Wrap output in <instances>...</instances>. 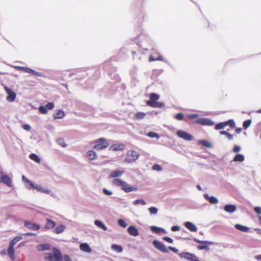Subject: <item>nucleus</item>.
<instances>
[{
    "instance_id": "nucleus-1",
    "label": "nucleus",
    "mask_w": 261,
    "mask_h": 261,
    "mask_svg": "<svg viewBox=\"0 0 261 261\" xmlns=\"http://www.w3.org/2000/svg\"><path fill=\"white\" fill-rule=\"evenodd\" d=\"M160 97V95L156 93H150L148 95L149 99L146 102L147 105L151 107L156 108H162L164 107V103L158 101Z\"/></svg>"
},
{
    "instance_id": "nucleus-2",
    "label": "nucleus",
    "mask_w": 261,
    "mask_h": 261,
    "mask_svg": "<svg viewBox=\"0 0 261 261\" xmlns=\"http://www.w3.org/2000/svg\"><path fill=\"white\" fill-rule=\"evenodd\" d=\"M22 239L21 236H17L12 239L9 243L8 248V253L12 260L14 259V247L16 243L21 240Z\"/></svg>"
},
{
    "instance_id": "nucleus-3",
    "label": "nucleus",
    "mask_w": 261,
    "mask_h": 261,
    "mask_svg": "<svg viewBox=\"0 0 261 261\" xmlns=\"http://www.w3.org/2000/svg\"><path fill=\"white\" fill-rule=\"evenodd\" d=\"M140 154L137 151L130 150L127 152L125 162L127 163L135 162L139 158Z\"/></svg>"
},
{
    "instance_id": "nucleus-4",
    "label": "nucleus",
    "mask_w": 261,
    "mask_h": 261,
    "mask_svg": "<svg viewBox=\"0 0 261 261\" xmlns=\"http://www.w3.org/2000/svg\"><path fill=\"white\" fill-rule=\"evenodd\" d=\"M96 144L94 146L93 148L96 150L103 149L109 146V143L105 138H100L95 141Z\"/></svg>"
},
{
    "instance_id": "nucleus-5",
    "label": "nucleus",
    "mask_w": 261,
    "mask_h": 261,
    "mask_svg": "<svg viewBox=\"0 0 261 261\" xmlns=\"http://www.w3.org/2000/svg\"><path fill=\"white\" fill-rule=\"evenodd\" d=\"M194 241L196 243L201 244L200 245L197 246V248L198 250H209L210 248L208 246L213 244V242L207 241H200L196 238H194Z\"/></svg>"
},
{
    "instance_id": "nucleus-6",
    "label": "nucleus",
    "mask_w": 261,
    "mask_h": 261,
    "mask_svg": "<svg viewBox=\"0 0 261 261\" xmlns=\"http://www.w3.org/2000/svg\"><path fill=\"white\" fill-rule=\"evenodd\" d=\"M227 125L229 126V127L231 128H233L235 127V123L232 119H230L228 121L221 122L216 124L215 126V128L217 130L221 129L224 128Z\"/></svg>"
},
{
    "instance_id": "nucleus-7",
    "label": "nucleus",
    "mask_w": 261,
    "mask_h": 261,
    "mask_svg": "<svg viewBox=\"0 0 261 261\" xmlns=\"http://www.w3.org/2000/svg\"><path fill=\"white\" fill-rule=\"evenodd\" d=\"M16 68L19 71L29 73L35 76H41L42 75V74L41 72H37L33 69L27 67L17 66Z\"/></svg>"
},
{
    "instance_id": "nucleus-8",
    "label": "nucleus",
    "mask_w": 261,
    "mask_h": 261,
    "mask_svg": "<svg viewBox=\"0 0 261 261\" xmlns=\"http://www.w3.org/2000/svg\"><path fill=\"white\" fill-rule=\"evenodd\" d=\"M176 135L179 138L187 141H191L193 138L191 135L182 130H178L176 132Z\"/></svg>"
},
{
    "instance_id": "nucleus-9",
    "label": "nucleus",
    "mask_w": 261,
    "mask_h": 261,
    "mask_svg": "<svg viewBox=\"0 0 261 261\" xmlns=\"http://www.w3.org/2000/svg\"><path fill=\"white\" fill-rule=\"evenodd\" d=\"M4 89L8 95L7 100L9 102L13 101L16 98V93L7 86H5Z\"/></svg>"
},
{
    "instance_id": "nucleus-10",
    "label": "nucleus",
    "mask_w": 261,
    "mask_h": 261,
    "mask_svg": "<svg viewBox=\"0 0 261 261\" xmlns=\"http://www.w3.org/2000/svg\"><path fill=\"white\" fill-rule=\"evenodd\" d=\"M1 182L4 183L9 187H12L13 186L11 178L8 175L4 174L3 171H2L1 175Z\"/></svg>"
},
{
    "instance_id": "nucleus-11",
    "label": "nucleus",
    "mask_w": 261,
    "mask_h": 261,
    "mask_svg": "<svg viewBox=\"0 0 261 261\" xmlns=\"http://www.w3.org/2000/svg\"><path fill=\"white\" fill-rule=\"evenodd\" d=\"M153 245L156 249L159 250L162 252L167 253L168 252V250L167 249L166 246H165L163 243L156 241L154 240L153 242Z\"/></svg>"
},
{
    "instance_id": "nucleus-12",
    "label": "nucleus",
    "mask_w": 261,
    "mask_h": 261,
    "mask_svg": "<svg viewBox=\"0 0 261 261\" xmlns=\"http://www.w3.org/2000/svg\"><path fill=\"white\" fill-rule=\"evenodd\" d=\"M195 122L203 125H213L214 122L208 118H199L195 121Z\"/></svg>"
},
{
    "instance_id": "nucleus-13",
    "label": "nucleus",
    "mask_w": 261,
    "mask_h": 261,
    "mask_svg": "<svg viewBox=\"0 0 261 261\" xmlns=\"http://www.w3.org/2000/svg\"><path fill=\"white\" fill-rule=\"evenodd\" d=\"M24 224L28 229L33 230H38L40 227L39 224L29 221H24Z\"/></svg>"
},
{
    "instance_id": "nucleus-14",
    "label": "nucleus",
    "mask_w": 261,
    "mask_h": 261,
    "mask_svg": "<svg viewBox=\"0 0 261 261\" xmlns=\"http://www.w3.org/2000/svg\"><path fill=\"white\" fill-rule=\"evenodd\" d=\"M121 189L125 192L128 193L132 191H136L137 188L136 187L129 186L126 182L124 181Z\"/></svg>"
},
{
    "instance_id": "nucleus-15",
    "label": "nucleus",
    "mask_w": 261,
    "mask_h": 261,
    "mask_svg": "<svg viewBox=\"0 0 261 261\" xmlns=\"http://www.w3.org/2000/svg\"><path fill=\"white\" fill-rule=\"evenodd\" d=\"M123 144H114L110 146L109 149L113 151H122L124 149Z\"/></svg>"
},
{
    "instance_id": "nucleus-16",
    "label": "nucleus",
    "mask_w": 261,
    "mask_h": 261,
    "mask_svg": "<svg viewBox=\"0 0 261 261\" xmlns=\"http://www.w3.org/2000/svg\"><path fill=\"white\" fill-rule=\"evenodd\" d=\"M128 233L133 236H138L139 234L138 230L134 226H130L127 228Z\"/></svg>"
},
{
    "instance_id": "nucleus-17",
    "label": "nucleus",
    "mask_w": 261,
    "mask_h": 261,
    "mask_svg": "<svg viewBox=\"0 0 261 261\" xmlns=\"http://www.w3.org/2000/svg\"><path fill=\"white\" fill-rule=\"evenodd\" d=\"M179 256L186 259L192 261L195 257V255L188 252H183L179 254Z\"/></svg>"
},
{
    "instance_id": "nucleus-18",
    "label": "nucleus",
    "mask_w": 261,
    "mask_h": 261,
    "mask_svg": "<svg viewBox=\"0 0 261 261\" xmlns=\"http://www.w3.org/2000/svg\"><path fill=\"white\" fill-rule=\"evenodd\" d=\"M53 255L54 256V258L57 261L62 260V254L61 252L56 248H54L53 249Z\"/></svg>"
},
{
    "instance_id": "nucleus-19",
    "label": "nucleus",
    "mask_w": 261,
    "mask_h": 261,
    "mask_svg": "<svg viewBox=\"0 0 261 261\" xmlns=\"http://www.w3.org/2000/svg\"><path fill=\"white\" fill-rule=\"evenodd\" d=\"M80 249L85 252L90 253L92 252V249L87 243H82L80 245Z\"/></svg>"
},
{
    "instance_id": "nucleus-20",
    "label": "nucleus",
    "mask_w": 261,
    "mask_h": 261,
    "mask_svg": "<svg viewBox=\"0 0 261 261\" xmlns=\"http://www.w3.org/2000/svg\"><path fill=\"white\" fill-rule=\"evenodd\" d=\"M124 173V171L123 170H116L111 172L109 175V178H115L121 176L123 173Z\"/></svg>"
},
{
    "instance_id": "nucleus-21",
    "label": "nucleus",
    "mask_w": 261,
    "mask_h": 261,
    "mask_svg": "<svg viewBox=\"0 0 261 261\" xmlns=\"http://www.w3.org/2000/svg\"><path fill=\"white\" fill-rule=\"evenodd\" d=\"M185 226L191 231L196 232L197 231V227L192 223L190 222H187L185 224Z\"/></svg>"
},
{
    "instance_id": "nucleus-22",
    "label": "nucleus",
    "mask_w": 261,
    "mask_h": 261,
    "mask_svg": "<svg viewBox=\"0 0 261 261\" xmlns=\"http://www.w3.org/2000/svg\"><path fill=\"white\" fill-rule=\"evenodd\" d=\"M237 207L236 205L233 204H227L224 207V210L225 211L228 212V213H233L236 211Z\"/></svg>"
},
{
    "instance_id": "nucleus-23",
    "label": "nucleus",
    "mask_w": 261,
    "mask_h": 261,
    "mask_svg": "<svg viewBox=\"0 0 261 261\" xmlns=\"http://www.w3.org/2000/svg\"><path fill=\"white\" fill-rule=\"evenodd\" d=\"M36 248L38 251H42L45 250H48L50 249L49 245L47 244H39L36 246Z\"/></svg>"
},
{
    "instance_id": "nucleus-24",
    "label": "nucleus",
    "mask_w": 261,
    "mask_h": 261,
    "mask_svg": "<svg viewBox=\"0 0 261 261\" xmlns=\"http://www.w3.org/2000/svg\"><path fill=\"white\" fill-rule=\"evenodd\" d=\"M56 226V223L51 220V219H47L46 220V223L45 225V228L47 229H51L55 228Z\"/></svg>"
},
{
    "instance_id": "nucleus-25",
    "label": "nucleus",
    "mask_w": 261,
    "mask_h": 261,
    "mask_svg": "<svg viewBox=\"0 0 261 261\" xmlns=\"http://www.w3.org/2000/svg\"><path fill=\"white\" fill-rule=\"evenodd\" d=\"M65 228V226L64 225L61 224L56 227L53 230V232L56 234H60L63 232Z\"/></svg>"
},
{
    "instance_id": "nucleus-26",
    "label": "nucleus",
    "mask_w": 261,
    "mask_h": 261,
    "mask_svg": "<svg viewBox=\"0 0 261 261\" xmlns=\"http://www.w3.org/2000/svg\"><path fill=\"white\" fill-rule=\"evenodd\" d=\"M204 197L212 204H217L218 202V200L214 196L210 197L207 195H205Z\"/></svg>"
},
{
    "instance_id": "nucleus-27",
    "label": "nucleus",
    "mask_w": 261,
    "mask_h": 261,
    "mask_svg": "<svg viewBox=\"0 0 261 261\" xmlns=\"http://www.w3.org/2000/svg\"><path fill=\"white\" fill-rule=\"evenodd\" d=\"M32 188L36 189L37 191H40L42 193H44L46 194H49L50 193V190L48 189H44L41 187L40 186H35L34 187H32Z\"/></svg>"
},
{
    "instance_id": "nucleus-28",
    "label": "nucleus",
    "mask_w": 261,
    "mask_h": 261,
    "mask_svg": "<svg viewBox=\"0 0 261 261\" xmlns=\"http://www.w3.org/2000/svg\"><path fill=\"white\" fill-rule=\"evenodd\" d=\"M87 157L90 160H94L96 159L97 155L93 150H89L87 152Z\"/></svg>"
},
{
    "instance_id": "nucleus-29",
    "label": "nucleus",
    "mask_w": 261,
    "mask_h": 261,
    "mask_svg": "<svg viewBox=\"0 0 261 261\" xmlns=\"http://www.w3.org/2000/svg\"><path fill=\"white\" fill-rule=\"evenodd\" d=\"M111 249L118 253H121L123 250L122 247L121 246L116 244L112 245Z\"/></svg>"
},
{
    "instance_id": "nucleus-30",
    "label": "nucleus",
    "mask_w": 261,
    "mask_h": 261,
    "mask_svg": "<svg viewBox=\"0 0 261 261\" xmlns=\"http://www.w3.org/2000/svg\"><path fill=\"white\" fill-rule=\"evenodd\" d=\"M124 181L121 179L115 178L112 180L113 185L122 187Z\"/></svg>"
},
{
    "instance_id": "nucleus-31",
    "label": "nucleus",
    "mask_w": 261,
    "mask_h": 261,
    "mask_svg": "<svg viewBox=\"0 0 261 261\" xmlns=\"http://www.w3.org/2000/svg\"><path fill=\"white\" fill-rule=\"evenodd\" d=\"M29 157L32 160L35 161L37 163H40L41 162L40 158L35 153L30 154Z\"/></svg>"
},
{
    "instance_id": "nucleus-32",
    "label": "nucleus",
    "mask_w": 261,
    "mask_h": 261,
    "mask_svg": "<svg viewBox=\"0 0 261 261\" xmlns=\"http://www.w3.org/2000/svg\"><path fill=\"white\" fill-rule=\"evenodd\" d=\"M94 224L98 227L102 229L103 230H107V227L100 221L99 220H95L94 221Z\"/></svg>"
},
{
    "instance_id": "nucleus-33",
    "label": "nucleus",
    "mask_w": 261,
    "mask_h": 261,
    "mask_svg": "<svg viewBox=\"0 0 261 261\" xmlns=\"http://www.w3.org/2000/svg\"><path fill=\"white\" fill-rule=\"evenodd\" d=\"M245 160L244 156L242 154H237L233 158L234 162H243Z\"/></svg>"
},
{
    "instance_id": "nucleus-34",
    "label": "nucleus",
    "mask_w": 261,
    "mask_h": 261,
    "mask_svg": "<svg viewBox=\"0 0 261 261\" xmlns=\"http://www.w3.org/2000/svg\"><path fill=\"white\" fill-rule=\"evenodd\" d=\"M235 227L239 230H241L242 231H243V232H247L249 230V228L246 227V226H243L242 225H240V224H236L235 225Z\"/></svg>"
},
{
    "instance_id": "nucleus-35",
    "label": "nucleus",
    "mask_w": 261,
    "mask_h": 261,
    "mask_svg": "<svg viewBox=\"0 0 261 261\" xmlns=\"http://www.w3.org/2000/svg\"><path fill=\"white\" fill-rule=\"evenodd\" d=\"M198 142L200 144H201L206 147L210 148L212 147L211 144L206 140H199Z\"/></svg>"
},
{
    "instance_id": "nucleus-36",
    "label": "nucleus",
    "mask_w": 261,
    "mask_h": 261,
    "mask_svg": "<svg viewBox=\"0 0 261 261\" xmlns=\"http://www.w3.org/2000/svg\"><path fill=\"white\" fill-rule=\"evenodd\" d=\"M163 61V57L161 56H158L156 58L153 57L152 55H150L149 58V61L152 62L154 61Z\"/></svg>"
},
{
    "instance_id": "nucleus-37",
    "label": "nucleus",
    "mask_w": 261,
    "mask_h": 261,
    "mask_svg": "<svg viewBox=\"0 0 261 261\" xmlns=\"http://www.w3.org/2000/svg\"><path fill=\"white\" fill-rule=\"evenodd\" d=\"M57 143L61 145L62 147H65L67 146L66 144L65 143L64 140L62 138H60L56 140Z\"/></svg>"
},
{
    "instance_id": "nucleus-38",
    "label": "nucleus",
    "mask_w": 261,
    "mask_h": 261,
    "mask_svg": "<svg viewBox=\"0 0 261 261\" xmlns=\"http://www.w3.org/2000/svg\"><path fill=\"white\" fill-rule=\"evenodd\" d=\"M44 258L46 261H53L55 260L54 256L51 253L47 254Z\"/></svg>"
},
{
    "instance_id": "nucleus-39",
    "label": "nucleus",
    "mask_w": 261,
    "mask_h": 261,
    "mask_svg": "<svg viewBox=\"0 0 261 261\" xmlns=\"http://www.w3.org/2000/svg\"><path fill=\"white\" fill-rule=\"evenodd\" d=\"M148 211L150 214H156L158 213V209L155 207H150L148 208Z\"/></svg>"
},
{
    "instance_id": "nucleus-40",
    "label": "nucleus",
    "mask_w": 261,
    "mask_h": 261,
    "mask_svg": "<svg viewBox=\"0 0 261 261\" xmlns=\"http://www.w3.org/2000/svg\"><path fill=\"white\" fill-rule=\"evenodd\" d=\"M118 224L123 228H125L127 226L126 223L123 219H119L118 221Z\"/></svg>"
},
{
    "instance_id": "nucleus-41",
    "label": "nucleus",
    "mask_w": 261,
    "mask_h": 261,
    "mask_svg": "<svg viewBox=\"0 0 261 261\" xmlns=\"http://www.w3.org/2000/svg\"><path fill=\"white\" fill-rule=\"evenodd\" d=\"M147 136L150 138H158L159 137V136L158 134L152 132H150L148 133Z\"/></svg>"
},
{
    "instance_id": "nucleus-42",
    "label": "nucleus",
    "mask_w": 261,
    "mask_h": 261,
    "mask_svg": "<svg viewBox=\"0 0 261 261\" xmlns=\"http://www.w3.org/2000/svg\"><path fill=\"white\" fill-rule=\"evenodd\" d=\"M22 178L24 182L29 183L32 188L34 187V184L29 179H27L24 176H23Z\"/></svg>"
},
{
    "instance_id": "nucleus-43",
    "label": "nucleus",
    "mask_w": 261,
    "mask_h": 261,
    "mask_svg": "<svg viewBox=\"0 0 261 261\" xmlns=\"http://www.w3.org/2000/svg\"><path fill=\"white\" fill-rule=\"evenodd\" d=\"M151 230L155 233H159L160 232L161 228L156 226H153L151 227Z\"/></svg>"
},
{
    "instance_id": "nucleus-44",
    "label": "nucleus",
    "mask_w": 261,
    "mask_h": 261,
    "mask_svg": "<svg viewBox=\"0 0 261 261\" xmlns=\"http://www.w3.org/2000/svg\"><path fill=\"white\" fill-rule=\"evenodd\" d=\"M251 123V120H245L243 123V127L245 128H247L250 125Z\"/></svg>"
},
{
    "instance_id": "nucleus-45",
    "label": "nucleus",
    "mask_w": 261,
    "mask_h": 261,
    "mask_svg": "<svg viewBox=\"0 0 261 261\" xmlns=\"http://www.w3.org/2000/svg\"><path fill=\"white\" fill-rule=\"evenodd\" d=\"M152 169L153 170H156V171H161L162 169L161 167L159 165H158V164L154 165L152 166Z\"/></svg>"
},
{
    "instance_id": "nucleus-46",
    "label": "nucleus",
    "mask_w": 261,
    "mask_h": 261,
    "mask_svg": "<svg viewBox=\"0 0 261 261\" xmlns=\"http://www.w3.org/2000/svg\"><path fill=\"white\" fill-rule=\"evenodd\" d=\"M46 109L51 110L54 107V103L53 102H49L45 105Z\"/></svg>"
},
{
    "instance_id": "nucleus-47",
    "label": "nucleus",
    "mask_w": 261,
    "mask_h": 261,
    "mask_svg": "<svg viewBox=\"0 0 261 261\" xmlns=\"http://www.w3.org/2000/svg\"><path fill=\"white\" fill-rule=\"evenodd\" d=\"M39 111L41 113H43V114H45V113H47V109H46V107H44V106H40L39 107Z\"/></svg>"
},
{
    "instance_id": "nucleus-48",
    "label": "nucleus",
    "mask_w": 261,
    "mask_h": 261,
    "mask_svg": "<svg viewBox=\"0 0 261 261\" xmlns=\"http://www.w3.org/2000/svg\"><path fill=\"white\" fill-rule=\"evenodd\" d=\"M21 126L24 129L27 131H30L31 130V126L29 124H22Z\"/></svg>"
},
{
    "instance_id": "nucleus-49",
    "label": "nucleus",
    "mask_w": 261,
    "mask_h": 261,
    "mask_svg": "<svg viewBox=\"0 0 261 261\" xmlns=\"http://www.w3.org/2000/svg\"><path fill=\"white\" fill-rule=\"evenodd\" d=\"M163 240L169 243H173V240L169 238V237H165L163 238Z\"/></svg>"
},
{
    "instance_id": "nucleus-50",
    "label": "nucleus",
    "mask_w": 261,
    "mask_h": 261,
    "mask_svg": "<svg viewBox=\"0 0 261 261\" xmlns=\"http://www.w3.org/2000/svg\"><path fill=\"white\" fill-rule=\"evenodd\" d=\"M254 210L256 213L258 214H261V207L258 206H256L254 208Z\"/></svg>"
},
{
    "instance_id": "nucleus-51",
    "label": "nucleus",
    "mask_w": 261,
    "mask_h": 261,
    "mask_svg": "<svg viewBox=\"0 0 261 261\" xmlns=\"http://www.w3.org/2000/svg\"><path fill=\"white\" fill-rule=\"evenodd\" d=\"M240 147L239 146H234L233 149V151L234 152H238L240 151Z\"/></svg>"
},
{
    "instance_id": "nucleus-52",
    "label": "nucleus",
    "mask_w": 261,
    "mask_h": 261,
    "mask_svg": "<svg viewBox=\"0 0 261 261\" xmlns=\"http://www.w3.org/2000/svg\"><path fill=\"white\" fill-rule=\"evenodd\" d=\"M103 192L107 195H111L112 194V192L107 190L106 189H103Z\"/></svg>"
},
{
    "instance_id": "nucleus-53",
    "label": "nucleus",
    "mask_w": 261,
    "mask_h": 261,
    "mask_svg": "<svg viewBox=\"0 0 261 261\" xmlns=\"http://www.w3.org/2000/svg\"><path fill=\"white\" fill-rule=\"evenodd\" d=\"M184 116L185 115H175V117L178 120H182L185 119Z\"/></svg>"
},
{
    "instance_id": "nucleus-54",
    "label": "nucleus",
    "mask_w": 261,
    "mask_h": 261,
    "mask_svg": "<svg viewBox=\"0 0 261 261\" xmlns=\"http://www.w3.org/2000/svg\"><path fill=\"white\" fill-rule=\"evenodd\" d=\"M180 229L179 227L178 226H173L171 227V230L173 231H176L179 230Z\"/></svg>"
},
{
    "instance_id": "nucleus-55",
    "label": "nucleus",
    "mask_w": 261,
    "mask_h": 261,
    "mask_svg": "<svg viewBox=\"0 0 261 261\" xmlns=\"http://www.w3.org/2000/svg\"><path fill=\"white\" fill-rule=\"evenodd\" d=\"M64 259L65 260V261H71V259L70 258V257L67 255H64Z\"/></svg>"
},
{
    "instance_id": "nucleus-56",
    "label": "nucleus",
    "mask_w": 261,
    "mask_h": 261,
    "mask_svg": "<svg viewBox=\"0 0 261 261\" xmlns=\"http://www.w3.org/2000/svg\"><path fill=\"white\" fill-rule=\"evenodd\" d=\"M169 249L170 250L173 251L174 252L177 253L178 252V250L176 248H174V247L170 246V247H169Z\"/></svg>"
},
{
    "instance_id": "nucleus-57",
    "label": "nucleus",
    "mask_w": 261,
    "mask_h": 261,
    "mask_svg": "<svg viewBox=\"0 0 261 261\" xmlns=\"http://www.w3.org/2000/svg\"><path fill=\"white\" fill-rule=\"evenodd\" d=\"M23 235L28 236H36V234L34 233H32V232H27V233H24Z\"/></svg>"
},
{
    "instance_id": "nucleus-58",
    "label": "nucleus",
    "mask_w": 261,
    "mask_h": 261,
    "mask_svg": "<svg viewBox=\"0 0 261 261\" xmlns=\"http://www.w3.org/2000/svg\"><path fill=\"white\" fill-rule=\"evenodd\" d=\"M64 115H54V119H62L63 118Z\"/></svg>"
},
{
    "instance_id": "nucleus-59",
    "label": "nucleus",
    "mask_w": 261,
    "mask_h": 261,
    "mask_svg": "<svg viewBox=\"0 0 261 261\" xmlns=\"http://www.w3.org/2000/svg\"><path fill=\"white\" fill-rule=\"evenodd\" d=\"M141 203V200L140 199H137L133 202V204L135 205H137Z\"/></svg>"
},
{
    "instance_id": "nucleus-60",
    "label": "nucleus",
    "mask_w": 261,
    "mask_h": 261,
    "mask_svg": "<svg viewBox=\"0 0 261 261\" xmlns=\"http://www.w3.org/2000/svg\"><path fill=\"white\" fill-rule=\"evenodd\" d=\"M228 139L230 140H231L233 139V136L232 135H231L230 134H229L228 133V134H227V136H226Z\"/></svg>"
},
{
    "instance_id": "nucleus-61",
    "label": "nucleus",
    "mask_w": 261,
    "mask_h": 261,
    "mask_svg": "<svg viewBox=\"0 0 261 261\" xmlns=\"http://www.w3.org/2000/svg\"><path fill=\"white\" fill-rule=\"evenodd\" d=\"M220 134L221 135H225L226 136H227L228 133L225 130H222L220 132Z\"/></svg>"
},
{
    "instance_id": "nucleus-62",
    "label": "nucleus",
    "mask_w": 261,
    "mask_h": 261,
    "mask_svg": "<svg viewBox=\"0 0 261 261\" xmlns=\"http://www.w3.org/2000/svg\"><path fill=\"white\" fill-rule=\"evenodd\" d=\"M254 257L257 260L261 261V255H256Z\"/></svg>"
},
{
    "instance_id": "nucleus-63",
    "label": "nucleus",
    "mask_w": 261,
    "mask_h": 261,
    "mask_svg": "<svg viewBox=\"0 0 261 261\" xmlns=\"http://www.w3.org/2000/svg\"><path fill=\"white\" fill-rule=\"evenodd\" d=\"M198 115H188V118L190 119H193L195 118Z\"/></svg>"
},
{
    "instance_id": "nucleus-64",
    "label": "nucleus",
    "mask_w": 261,
    "mask_h": 261,
    "mask_svg": "<svg viewBox=\"0 0 261 261\" xmlns=\"http://www.w3.org/2000/svg\"><path fill=\"white\" fill-rule=\"evenodd\" d=\"M235 131H236V133L239 134V133H240L241 132L242 128H237L236 129Z\"/></svg>"
}]
</instances>
